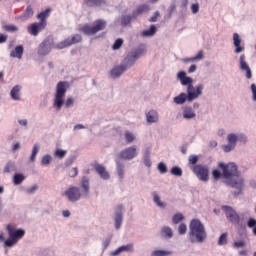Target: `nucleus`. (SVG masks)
<instances>
[{"label":"nucleus","mask_w":256,"mask_h":256,"mask_svg":"<svg viewBox=\"0 0 256 256\" xmlns=\"http://www.w3.org/2000/svg\"><path fill=\"white\" fill-rule=\"evenodd\" d=\"M205 89L204 84L196 85L195 92H182L178 96L173 98V103L175 105H185V103H193L196 99L200 98L203 95V90Z\"/></svg>","instance_id":"4"},{"label":"nucleus","mask_w":256,"mask_h":256,"mask_svg":"<svg viewBox=\"0 0 256 256\" xmlns=\"http://www.w3.org/2000/svg\"><path fill=\"white\" fill-rule=\"evenodd\" d=\"M226 139L228 144L222 146L224 153H231L237 147V143H243L245 145L248 141L247 135L241 132L237 134L229 133Z\"/></svg>","instance_id":"6"},{"label":"nucleus","mask_w":256,"mask_h":256,"mask_svg":"<svg viewBox=\"0 0 256 256\" xmlns=\"http://www.w3.org/2000/svg\"><path fill=\"white\" fill-rule=\"evenodd\" d=\"M2 29L7 33H17V31H19V27L13 24L4 25Z\"/></svg>","instance_id":"43"},{"label":"nucleus","mask_w":256,"mask_h":256,"mask_svg":"<svg viewBox=\"0 0 256 256\" xmlns=\"http://www.w3.org/2000/svg\"><path fill=\"white\" fill-rule=\"evenodd\" d=\"M51 49H53V39L46 38L39 44L37 53L40 57H45L51 53Z\"/></svg>","instance_id":"16"},{"label":"nucleus","mask_w":256,"mask_h":256,"mask_svg":"<svg viewBox=\"0 0 256 256\" xmlns=\"http://www.w3.org/2000/svg\"><path fill=\"white\" fill-rule=\"evenodd\" d=\"M212 177H213V179H215L217 181V180H219L220 177H223V174L219 170H213Z\"/></svg>","instance_id":"58"},{"label":"nucleus","mask_w":256,"mask_h":256,"mask_svg":"<svg viewBox=\"0 0 256 256\" xmlns=\"http://www.w3.org/2000/svg\"><path fill=\"white\" fill-rule=\"evenodd\" d=\"M115 163H116V173H117L118 179L120 181H123V179H125V162L117 158L115 160Z\"/></svg>","instance_id":"24"},{"label":"nucleus","mask_w":256,"mask_h":256,"mask_svg":"<svg viewBox=\"0 0 256 256\" xmlns=\"http://www.w3.org/2000/svg\"><path fill=\"white\" fill-rule=\"evenodd\" d=\"M77 175H79V170L77 169V167L72 168L69 171V177H77Z\"/></svg>","instance_id":"59"},{"label":"nucleus","mask_w":256,"mask_h":256,"mask_svg":"<svg viewBox=\"0 0 256 256\" xmlns=\"http://www.w3.org/2000/svg\"><path fill=\"white\" fill-rule=\"evenodd\" d=\"M106 28L107 21L98 19L94 22V26H89L86 24L81 28V31L84 33V35H96V33H99V31H105Z\"/></svg>","instance_id":"8"},{"label":"nucleus","mask_w":256,"mask_h":256,"mask_svg":"<svg viewBox=\"0 0 256 256\" xmlns=\"http://www.w3.org/2000/svg\"><path fill=\"white\" fill-rule=\"evenodd\" d=\"M247 227H249V229H253L256 227V219L255 218H249L247 221Z\"/></svg>","instance_id":"57"},{"label":"nucleus","mask_w":256,"mask_h":256,"mask_svg":"<svg viewBox=\"0 0 256 256\" xmlns=\"http://www.w3.org/2000/svg\"><path fill=\"white\" fill-rule=\"evenodd\" d=\"M191 11L193 13V15H197V13H199V4H192L191 5Z\"/></svg>","instance_id":"62"},{"label":"nucleus","mask_w":256,"mask_h":256,"mask_svg":"<svg viewBox=\"0 0 256 256\" xmlns=\"http://www.w3.org/2000/svg\"><path fill=\"white\" fill-rule=\"evenodd\" d=\"M146 121L147 123H157V121H159V113L157 110H150L146 113Z\"/></svg>","instance_id":"32"},{"label":"nucleus","mask_w":256,"mask_h":256,"mask_svg":"<svg viewBox=\"0 0 256 256\" xmlns=\"http://www.w3.org/2000/svg\"><path fill=\"white\" fill-rule=\"evenodd\" d=\"M135 251V246L133 244H126L118 247L116 250L110 253L111 256H119L121 253H133Z\"/></svg>","instance_id":"20"},{"label":"nucleus","mask_w":256,"mask_h":256,"mask_svg":"<svg viewBox=\"0 0 256 256\" xmlns=\"http://www.w3.org/2000/svg\"><path fill=\"white\" fill-rule=\"evenodd\" d=\"M218 245L220 246L227 245V233H223L220 235L218 239Z\"/></svg>","instance_id":"52"},{"label":"nucleus","mask_w":256,"mask_h":256,"mask_svg":"<svg viewBox=\"0 0 256 256\" xmlns=\"http://www.w3.org/2000/svg\"><path fill=\"white\" fill-rule=\"evenodd\" d=\"M39 255L40 256H55V253L53 252V250L46 248V249L40 250Z\"/></svg>","instance_id":"51"},{"label":"nucleus","mask_w":256,"mask_h":256,"mask_svg":"<svg viewBox=\"0 0 256 256\" xmlns=\"http://www.w3.org/2000/svg\"><path fill=\"white\" fill-rule=\"evenodd\" d=\"M10 97L13 101H21V86L16 85L10 91Z\"/></svg>","instance_id":"31"},{"label":"nucleus","mask_w":256,"mask_h":256,"mask_svg":"<svg viewBox=\"0 0 256 256\" xmlns=\"http://www.w3.org/2000/svg\"><path fill=\"white\" fill-rule=\"evenodd\" d=\"M187 239L192 245H201L207 241V229L199 219H192L188 226Z\"/></svg>","instance_id":"2"},{"label":"nucleus","mask_w":256,"mask_h":256,"mask_svg":"<svg viewBox=\"0 0 256 256\" xmlns=\"http://www.w3.org/2000/svg\"><path fill=\"white\" fill-rule=\"evenodd\" d=\"M149 11H151V6H149V4H141L132 12V14L133 17L137 19L140 15H143V13H149Z\"/></svg>","instance_id":"25"},{"label":"nucleus","mask_w":256,"mask_h":256,"mask_svg":"<svg viewBox=\"0 0 256 256\" xmlns=\"http://www.w3.org/2000/svg\"><path fill=\"white\" fill-rule=\"evenodd\" d=\"M23 53H25V48L23 45H18L14 50L10 51V57L12 59H23Z\"/></svg>","instance_id":"26"},{"label":"nucleus","mask_w":256,"mask_h":256,"mask_svg":"<svg viewBox=\"0 0 256 256\" xmlns=\"http://www.w3.org/2000/svg\"><path fill=\"white\" fill-rule=\"evenodd\" d=\"M124 71H127V70L125 69L124 65L121 63L120 65L114 67L110 71V75L112 79H119V77L123 75Z\"/></svg>","instance_id":"29"},{"label":"nucleus","mask_w":256,"mask_h":256,"mask_svg":"<svg viewBox=\"0 0 256 256\" xmlns=\"http://www.w3.org/2000/svg\"><path fill=\"white\" fill-rule=\"evenodd\" d=\"M251 91H252V101L256 102V85L251 84Z\"/></svg>","instance_id":"63"},{"label":"nucleus","mask_w":256,"mask_h":256,"mask_svg":"<svg viewBox=\"0 0 256 256\" xmlns=\"http://www.w3.org/2000/svg\"><path fill=\"white\" fill-rule=\"evenodd\" d=\"M66 155H67V150L57 148L54 151V157H57V159H65Z\"/></svg>","instance_id":"46"},{"label":"nucleus","mask_w":256,"mask_h":256,"mask_svg":"<svg viewBox=\"0 0 256 256\" xmlns=\"http://www.w3.org/2000/svg\"><path fill=\"white\" fill-rule=\"evenodd\" d=\"M94 169L96 173L99 174V177L104 181H109V179H111V175H109V172L103 164H95Z\"/></svg>","instance_id":"22"},{"label":"nucleus","mask_w":256,"mask_h":256,"mask_svg":"<svg viewBox=\"0 0 256 256\" xmlns=\"http://www.w3.org/2000/svg\"><path fill=\"white\" fill-rule=\"evenodd\" d=\"M147 53V46L145 44H140L136 49L130 51L127 56L123 59L121 64L125 67V69H131L135 63H137L138 59H141L143 55Z\"/></svg>","instance_id":"5"},{"label":"nucleus","mask_w":256,"mask_h":256,"mask_svg":"<svg viewBox=\"0 0 256 256\" xmlns=\"http://www.w3.org/2000/svg\"><path fill=\"white\" fill-rule=\"evenodd\" d=\"M239 69L243 73H245L246 79H253V71L249 64L247 63L245 54L240 55L239 57Z\"/></svg>","instance_id":"17"},{"label":"nucleus","mask_w":256,"mask_h":256,"mask_svg":"<svg viewBox=\"0 0 256 256\" xmlns=\"http://www.w3.org/2000/svg\"><path fill=\"white\" fill-rule=\"evenodd\" d=\"M195 61H203V50H200L196 56H194Z\"/></svg>","instance_id":"64"},{"label":"nucleus","mask_w":256,"mask_h":256,"mask_svg":"<svg viewBox=\"0 0 256 256\" xmlns=\"http://www.w3.org/2000/svg\"><path fill=\"white\" fill-rule=\"evenodd\" d=\"M37 191H39V185H37V184H34L31 187L25 189V193L27 195H35V193H37Z\"/></svg>","instance_id":"49"},{"label":"nucleus","mask_w":256,"mask_h":256,"mask_svg":"<svg viewBox=\"0 0 256 256\" xmlns=\"http://www.w3.org/2000/svg\"><path fill=\"white\" fill-rule=\"evenodd\" d=\"M139 155V151L137 150L136 145L129 146L123 150L120 151L118 154V159L120 161H133L135 157Z\"/></svg>","instance_id":"12"},{"label":"nucleus","mask_w":256,"mask_h":256,"mask_svg":"<svg viewBox=\"0 0 256 256\" xmlns=\"http://www.w3.org/2000/svg\"><path fill=\"white\" fill-rule=\"evenodd\" d=\"M168 255H173V252L168 250H155L151 253V256H168Z\"/></svg>","instance_id":"45"},{"label":"nucleus","mask_w":256,"mask_h":256,"mask_svg":"<svg viewBox=\"0 0 256 256\" xmlns=\"http://www.w3.org/2000/svg\"><path fill=\"white\" fill-rule=\"evenodd\" d=\"M81 187L84 190V197H89V191L91 189L89 183V177L83 176L81 180Z\"/></svg>","instance_id":"34"},{"label":"nucleus","mask_w":256,"mask_h":256,"mask_svg":"<svg viewBox=\"0 0 256 256\" xmlns=\"http://www.w3.org/2000/svg\"><path fill=\"white\" fill-rule=\"evenodd\" d=\"M218 167L222 169V177L226 179V181H231V179H243L241 172L237 169V164L233 162L228 164L220 162Z\"/></svg>","instance_id":"7"},{"label":"nucleus","mask_w":256,"mask_h":256,"mask_svg":"<svg viewBox=\"0 0 256 256\" xmlns=\"http://www.w3.org/2000/svg\"><path fill=\"white\" fill-rule=\"evenodd\" d=\"M69 87V82L60 81L56 85V92L54 94L53 99V107L56 111H61L63 109V105L66 109H71V107L75 106V98L70 96L65 101V95L67 93V89Z\"/></svg>","instance_id":"1"},{"label":"nucleus","mask_w":256,"mask_h":256,"mask_svg":"<svg viewBox=\"0 0 256 256\" xmlns=\"http://www.w3.org/2000/svg\"><path fill=\"white\" fill-rule=\"evenodd\" d=\"M135 139H137V136L135 135V133L128 130L124 132V140L127 143V145H131V143H133Z\"/></svg>","instance_id":"37"},{"label":"nucleus","mask_w":256,"mask_h":256,"mask_svg":"<svg viewBox=\"0 0 256 256\" xmlns=\"http://www.w3.org/2000/svg\"><path fill=\"white\" fill-rule=\"evenodd\" d=\"M51 161H53V157H51L49 154H46L41 159V165H43V167H48V165H51Z\"/></svg>","instance_id":"47"},{"label":"nucleus","mask_w":256,"mask_h":256,"mask_svg":"<svg viewBox=\"0 0 256 256\" xmlns=\"http://www.w3.org/2000/svg\"><path fill=\"white\" fill-rule=\"evenodd\" d=\"M64 197H66L70 203H77L82 197L81 189L77 186H72L64 191Z\"/></svg>","instance_id":"14"},{"label":"nucleus","mask_w":256,"mask_h":256,"mask_svg":"<svg viewBox=\"0 0 256 256\" xmlns=\"http://www.w3.org/2000/svg\"><path fill=\"white\" fill-rule=\"evenodd\" d=\"M49 13H51V8H47L46 10L38 14L37 19L40 20V23H42V25L47 26V17H49Z\"/></svg>","instance_id":"36"},{"label":"nucleus","mask_w":256,"mask_h":256,"mask_svg":"<svg viewBox=\"0 0 256 256\" xmlns=\"http://www.w3.org/2000/svg\"><path fill=\"white\" fill-rule=\"evenodd\" d=\"M25 181V176L23 173H15L13 176V183L14 185H21Z\"/></svg>","instance_id":"42"},{"label":"nucleus","mask_w":256,"mask_h":256,"mask_svg":"<svg viewBox=\"0 0 256 256\" xmlns=\"http://www.w3.org/2000/svg\"><path fill=\"white\" fill-rule=\"evenodd\" d=\"M158 171H159L160 173H162V174L167 173V165H166L165 163H163V162H160V163L158 164Z\"/></svg>","instance_id":"56"},{"label":"nucleus","mask_w":256,"mask_h":256,"mask_svg":"<svg viewBox=\"0 0 256 256\" xmlns=\"http://www.w3.org/2000/svg\"><path fill=\"white\" fill-rule=\"evenodd\" d=\"M188 161L190 163V165H197V163L199 162V156L197 155H190L189 158H188Z\"/></svg>","instance_id":"53"},{"label":"nucleus","mask_w":256,"mask_h":256,"mask_svg":"<svg viewBox=\"0 0 256 256\" xmlns=\"http://www.w3.org/2000/svg\"><path fill=\"white\" fill-rule=\"evenodd\" d=\"M6 231L9 235V237L5 240V236L3 232L0 233V243H4V247H15L17 243L19 242V239H23L25 237V229L23 228H18L15 229L11 224H8L6 226Z\"/></svg>","instance_id":"3"},{"label":"nucleus","mask_w":256,"mask_h":256,"mask_svg":"<svg viewBox=\"0 0 256 256\" xmlns=\"http://www.w3.org/2000/svg\"><path fill=\"white\" fill-rule=\"evenodd\" d=\"M81 35L75 34L72 37L66 38L64 41L56 44L55 49H65L67 47H71V45H75V43H81Z\"/></svg>","instance_id":"18"},{"label":"nucleus","mask_w":256,"mask_h":256,"mask_svg":"<svg viewBox=\"0 0 256 256\" xmlns=\"http://www.w3.org/2000/svg\"><path fill=\"white\" fill-rule=\"evenodd\" d=\"M232 247H233L234 249H242L243 247H245V241L240 240V241L234 242V243L232 244Z\"/></svg>","instance_id":"55"},{"label":"nucleus","mask_w":256,"mask_h":256,"mask_svg":"<svg viewBox=\"0 0 256 256\" xmlns=\"http://www.w3.org/2000/svg\"><path fill=\"white\" fill-rule=\"evenodd\" d=\"M39 149H41V147L39 146V144H34V145H33V147H32V153H31V156H30V161H31V163H35L37 154L39 153Z\"/></svg>","instance_id":"41"},{"label":"nucleus","mask_w":256,"mask_h":256,"mask_svg":"<svg viewBox=\"0 0 256 256\" xmlns=\"http://www.w3.org/2000/svg\"><path fill=\"white\" fill-rule=\"evenodd\" d=\"M83 4L86 7H103L107 5V0H83Z\"/></svg>","instance_id":"28"},{"label":"nucleus","mask_w":256,"mask_h":256,"mask_svg":"<svg viewBox=\"0 0 256 256\" xmlns=\"http://www.w3.org/2000/svg\"><path fill=\"white\" fill-rule=\"evenodd\" d=\"M222 211H224L226 219H229L231 223H235V225L240 226L243 225L242 221L244 214L239 215L233 207L227 205L222 206Z\"/></svg>","instance_id":"9"},{"label":"nucleus","mask_w":256,"mask_h":256,"mask_svg":"<svg viewBox=\"0 0 256 256\" xmlns=\"http://www.w3.org/2000/svg\"><path fill=\"white\" fill-rule=\"evenodd\" d=\"M192 172L196 175L199 181H203V183H207V181H209V166L197 164L193 166Z\"/></svg>","instance_id":"11"},{"label":"nucleus","mask_w":256,"mask_h":256,"mask_svg":"<svg viewBox=\"0 0 256 256\" xmlns=\"http://www.w3.org/2000/svg\"><path fill=\"white\" fill-rule=\"evenodd\" d=\"M152 196H153V202L155 203V205H157V207H160L161 209H165V207H167V205L161 201V197L157 192L155 191L152 192Z\"/></svg>","instance_id":"38"},{"label":"nucleus","mask_w":256,"mask_h":256,"mask_svg":"<svg viewBox=\"0 0 256 256\" xmlns=\"http://www.w3.org/2000/svg\"><path fill=\"white\" fill-rule=\"evenodd\" d=\"M224 183L228 187H232V189H237V191L232 192L234 197H239L243 193V185L245 183L243 178L225 180Z\"/></svg>","instance_id":"13"},{"label":"nucleus","mask_w":256,"mask_h":256,"mask_svg":"<svg viewBox=\"0 0 256 256\" xmlns=\"http://www.w3.org/2000/svg\"><path fill=\"white\" fill-rule=\"evenodd\" d=\"M135 17H133V13L132 14H124L120 17V24L122 27H131V21H135Z\"/></svg>","instance_id":"30"},{"label":"nucleus","mask_w":256,"mask_h":256,"mask_svg":"<svg viewBox=\"0 0 256 256\" xmlns=\"http://www.w3.org/2000/svg\"><path fill=\"white\" fill-rule=\"evenodd\" d=\"M185 219V216L182 213H176L172 216V223L173 225H177L181 223Z\"/></svg>","instance_id":"44"},{"label":"nucleus","mask_w":256,"mask_h":256,"mask_svg":"<svg viewBox=\"0 0 256 256\" xmlns=\"http://www.w3.org/2000/svg\"><path fill=\"white\" fill-rule=\"evenodd\" d=\"M143 161L145 167H151L153 163L151 162V146H148L145 148L144 154H143Z\"/></svg>","instance_id":"33"},{"label":"nucleus","mask_w":256,"mask_h":256,"mask_svg":"<svg viewBox=\"0 0 256 256\" xmlns=\"http://www.w3.org/2000/svg\"><path fill=\"white\" fill-rule=\"evenodd\" d=\"M177 79L180 81L183 87H187V92L195 93L197 86H193V78L187 76V72L180 71L177 73Z\"/></svg>","instance_id":"10"},{"label":"nucleus","mask_w":256,"mask_h":256,"mask_svg":"<svg viewBox=\"0 0 256 256\" xmlns=\"http://www.w3.org/2000/svg\"><path fill=\"white\" fill-rule=\"evenodd\" d=\"M121 47H123V39L118 38L115 40L114 44L112 45V49H113V51H117V50L121 49Z\"/></svg>","instance_id":"50"},{"label":"nucleus","mask_w":256,"mask_h":256,"mask_svg":"<svg viewBox=\"0 0 256 256\" xmlns=\"http://www.w3.org/2000/svg\"><path fill=\"white\" fill-rule=\"evenodd\" d=\"M170 173L175 177H181L183 175V169H181L179 166H174L171 168Z\"/></svg>","instance_id":"48"},{"label":"nucleus","mask_w":256,"mask_h":256,"mask_svg":"<svg viewBox=\"0 0 256 256\" xmlns=\"http://www.w3.org/2000/svg\"><path fill=\"white\" fill-rule=\"evenodd\" d=\"M34 13L35 12L33 11V7L31 5H28L24 13L19 17V19L21 21H27L28 19H31V17H33Z\"/></svg>","instance_id":"35"},{"label":"nucleus","mask_w":256,"mask_h":256,"mask_svg":"<svg viewBox=\"0 0 256 256\" xmlns=\"http://www.w3.org/2000/svg\"><path fill=\"white\" fill-rule=\"evenodd\" d=\"M159 15H161V14L159 13V11H156V12L154 13V15L149 19V22H150V23H157V19L159 18Z\"/></svg>","instance_id":"61"},{"label":"nucleus","mask_w":256,"mask_h":256,"mask_svg":"<svg viewBox=\"0 0 256 256\" xmlns=\"http://www.w3.org/2000/svg\"><path fill=\"white\" fill-rule=\"evenodd\" d=\"M178 233H179V235H185V233H187V224L181 223L178 226Z\"/></svg>","instance_id":"54"},{"label":"nucleus","mask_w":256,"mask_h":256,"mask_svg":"<svg viewBox=\"0 0 256 256\" xmlns=\"http://www.w3.org/2000/svg\"><path fill=\"white\" fill-rule=\"evenodd\" d=\"M157 33V26L151 25L149 29L142 32V37H153Z\"/></svg>","instance_id":"39"},{"label":"nucleus","mask_w":256,"mask_h":256,"mask_svg":"<svg viewBox=\"0 0 256 256\" xmlns=\"http://www.w3.org/2000/svg\"><path fill=\"white\" fill-rule=\"evenodd\" d=\"M177 9V6L175 4H171L169 7V12H168V19H171L173 17V12Z\"/></svg>","instance_id":"60"},{"label":"nucleus","mask_w":256,"mask_h":256,"mask_svg":"<svg viewBox=\"0 0 256 256\" xmlns=\"http://www.w3.org/2000/svg\"><path fill=\"white\" fill-rule=\"evenodd\" d=\"M3 171L4 173H13V171H17V166L15 165V162L8 161Z\"/></svg>","instance_id":"40"},{"label":"nucleus","mask_w":256,"mask_h":256,"mask_svg":"<svg viewBox=\"0 0 256 256\" xmlns=\"http://www.w3.org/2000/svg\"><path fill=\"white\" fill-rule=\"evenodd\" d=\"M233 45L235 47L234 53H236V55H239V53H243V51H245V46L241 45V38L237 33L233 34Z\"/></svg>","instance_id":"23"},{"label":"nucleus","mask_w":256,"mask_h":256,"mask_svg":"<svg viewBox=\"0 0 256 256\" xmlns=\"http://www.w3.org/2000/svg\"><path fill=\"white\" fill-rule=\"evenodd\" d=\"M182 117L185 121H193L197 117V113L193 106L184 105L182 106Z\"/></svg>","instance_id":"19"},{"label":"nucleus","mask_w":256,"mask_h":256,"mask_svg":"<svg viewBox=\"0 0 256 256\" xmlns=\"http://www.w3.org/2000/svg\"><path fill=\"white\" fill-rule=\"evenodd\" d=\"M45 27H47V26L41 22L32 23L28 27V33H30V35H33V37H37V35H39V33H41V31H43V29H45Z\"/></svg>","instance_id":"21"},{"label":"nucleus","mask_w":256,"mask_h":256,"mask_svg":"<svg viewBox=\"0 0 256 256\" xmlns=\"http://www.w3.org/2000/svg\"><path fill=\"white\" fill-rule=\"evenodd\" d=\"M125 211V206L123 204H118L114 208V227L116 231H119L121 227L123 226V212Z\"/></svg>","instance_id":"15"},{"label":"nucleus","mask_w":256,"mask_h":256,"mask_svg":"<svg viewBox=\"0 0 256 256\" xmlns=\"http://www.w3.org/2000/svg\"><path fill=\"white\" fill-rule=\"evenodd\" d=\"M160 237L161 239H173V228L169 226H163L160 229Z\"/></svg>","instance_id":"27"}]
</instances>
